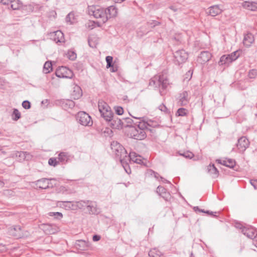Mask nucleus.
<instances>
[{"label":"nucleus","mask_w":257,"mask_h":257,"mask_svg":"<svg viewBox=\"0 0 257 257\" xmlns=\"http://www.w3.org/2000/svg\"><path fill=\"white\" fill-rule=\"evenodd\" d=\"M56 75L59 78H72L73 73L71 70L65 66L58 68L55 72Z\"/></svg>","instance_id":"nucleus-7"},{"label":"nucleus","mask_w":257,"mask_h":257,"mask_svg":"<svg viewBox=\"0 0 257 257\" xmlns=\"http://www.w3.org/2000/svg\"><path fill=\"white\" fill-rule=\"evenodd\" d=\"M148 24L151 26L152 27H154L156 26L160 25V23L156 21H152L148 23Z\"/></svg>","instance_id":"nucleus-51"},{"label":"nucleus","mask_w":257,"mask_h":257,"mask_svg":"<svg viewBox=\"0 0 257 257\" xmlns=\"http://www.w3.org/2000/svg\"><path fill=\"white\" fill-rule=\"evenodd\" d=\"M253 36L250 33H247L244 36L243 43L246 47H249L254 42Z\"/></svg>","instance_id":"nucleus-22"},{"label":"nucleus","mask_w":257,"mask_h":257,"mask_svg":"<svg viewBox=\"0 0 257 257\" xmlns=\"http://www.w3.org/2000/svg\"><path fill=\"white\" fill-rule=\"evenodd\" d=\"M9 232L10 235L17 238H22L27 235L26 232H24L22 228L20 226H15L10 228Z\"/></svg>","instance_id":"nucleus-9"},{"label":"nucleus","mask_w":257,"mask_h":257,"mask_svg":"<svg viewBox=\"0 0 257 257\" xmlns=\"http://www.w3.org/2000/svg\"><path fill=\"white\" fill-rule=\"evenodd\" d=\"M250 183L253 188L257 190V180H250Z\"/></svg>","instance_id":"nucleus-52"},{"label":"nucleus","mask_w":257,"mask_h":257,"mask_svg":"<svg viewBox=\"0 0 257 257\" xmlns=\"http://www.w3.org/2000/svg\"><path fill=\"white\" fill-rule=\"evenodd\" d=\"M193 210L195 211H199V210H200V209L199 208L198 206H195L193 208Z\"/></svg>","instance_id":"nucleus-62"},{"label":"nucleus","mask_w":257,"mask_h":257,"mask_svg":"<svg viewBox=\"0 0 257 257\" xmlns=\"http://www.w3.org/2000/svg\"><path fill=\"white\" fill-rule=\"evenodd\" d=\"M9 4H11V8L14 10H18L22 6L20 0H10Z\"/></svg>","instance_id":"nucleus-29"},{"label":"nucleus","mask_w":257,"mask_h":257,"mask_svg":"<svg viewBox=\"0 0 257 257\" xmlns=\"http://www.w3.org/2000/svg\"><path fill=\"white\" fill-rule=\"evenodd\" d=\"M211 54L208 51L201 52L198 57L197 62L200 64H204L209 61Z\"/></svg>","instance_id":"nucleus-14"},{"label":"nucleus","mask_w":257,"mask_h":257,"mask_svg":"<svg viewBox=\"0 0 257 257\" xmlns=\"http://www.w3.org/2000/svg\"><path fill=\"white\" fill-rule=\"evenodd\" d=\"M222 12L218 5H214L208 8L206 13L212 17H215Z\"/></svg>","instance_id":"nucleus-17"},{"label":"nucleus","mask_w":257,"mask_h":257,"mask_svg":"<svg viewBox=\"0 0 257 257\" xmlns=\"http://www.w3.org/2000/svg\"><path fill=\"white\" fill-rule=\"evenodd\" d=\"M50 216H53L56 218H61L63 216L62 214L60 212H51Z\"/></svg>","instance_id":"nucleus-47"},{"label":"nucleus","mask_w":257,"mask_h":257,"mask_svg":"<svg viewBox=\"0 0 257 257\" xmlns=\"http://www.w3.org/2000/svg\"><path fill=\"white\" fill-rule=\"evenodd\" d=\"M149 255L150 257H161L162 254L160 251L155 248L150 250Z\"/></svg>","instance_id":"nucleus-30"},{"label":"nucleus","mask_w":257,"mask_h":257,"mask_svg":"<svg viewBox=\"0 0 257 257\" xmlns=\"http://www.w3.org/2000/svg\"><path fill=\"white\" fill-rule=\"evenodd\" d=\"M187 110L184 108H180L177 111L178 116H185L186 114Z\"/></svg>","instance_id":"nucleus-41"},{"label":"nucleus","mask_w":257,"mask_h":257,"mask_svg":"<svg viewBox=\"0 0 257 257\" xmlns=\"http://www.w3.org/2000/svg\"><path fill=\"white\" fill-rule=\"evenodd\" d=\"M115 110L116 113L118 115H121L123 113V109L122 107H121L120 106H117L115 108Z\"/></svg>","instance_id":"nucleus-48"},{"label":"nucleus","mask_w":257,"mask_h":257,"mask_svg":"<svg viewBox=\"0 0 257 257\" xmlns=\"http://www.w3.org/2000/svg\"><path fill=\"white\" fill-rule=\"evenodd\" d=\"M199 212H203V213H205L206 211H205V210H203V209H200V210H199Z\"/></svg>","instance_id":"nucleus-64"},{"label":"nucleus","mask_w":257,"mask_h":257,"mask_svg":"<svg viewBox=\"0 0 257 257\" xmlns=\"http://www.w3.org/2000/svg\"><path fill=\"white\" fill-rule=\"evenodd\" d=\"M106 61V68H108L113 66L112 65V61L113 58L111 56H108L106 57L105 58Z\"/></svg>","instance_id":"nucleus-35"},{"label":"nucleus","mask_w":257,"mask_h":257,"mask_svg":"<svg viewBox=\"0 0 257 257\" xmlns=\"http://www.w3.org/2000/svg\"><path fill=\"white\" fill-rule=\"evenodd\" d=\"M74 15L72 13H70L66 17L65 20L67 23H70L72 24L73 21H72V19H74Z\"/></svg>","instance_id":"nucleus-38"},{"label":"nucleus","mask_w":257,"mask_h":257,"mask_svg":"<svg viewBox=\"0 0 257 257\" xmlns=\"http://www.w3.org/2000/svg\"><path fill=\"white\" fill-rule=\"evenodd\" d=\"M86 208L90 214H97L99 212V210L97 207L96 203L95 202L89 201Z\"/></svg>","instance_id":"nucleus-21"},{"label":"nucleus","mask_w":257,"mask_h":257,"mask_svg":"<svg viewBox=\"0 0 257 257\" xmlns=\"http://www.w3.org/2000/svg\"><path fill=\"white\" fill-rule=\"evenodd\" d=\"M76 120L80 124L85 126H90L93 124L90 116L84 111H80L77 113Z\"/></svg>","instance_id":"nucleus-4"},{"label":"nucleus","mask_w":257,"mask_h":257,"mask_svg":"<svg viewBox=\"0 0 257 257\" xmlns=\"http://www.w3.org/2000/svg\"><path fill=\"white\" fill-rule=\"evenodd\" d=\"M82 95V92L81 88L75 85L73 88V91L72 93V96L74 99H79Z\"/></svg>","instance_id":"nucleus-25"},{"label":"nucleus","mask_w":257,"mask_h":257,"mask_svg":"<svg viewBox=\"0 0 257 257\" xmlns=\"http://www.w3.org/2000/svg\"><path fill=\"white\" fill-rule=\"evenodd\" d=\"M249 142L245 137H241L238 140L236 144L238 150L240 152H243L249 146Z\"/></svg>","instance_id":"nucleus-11"},{"label":"nucleus","mask_w":257,"mask_h":257,"mask_svg":"<svg viewBox=\"0 0 257 257\" xmlns=\"http://www.w3.org/2000/svg\"><path fill=\"white\" fill-rule=\"evenodd\" d=\"M160 179H161V181L164 183H170V182L169 181H168L167 180H166V179L162 177H160Z\"/></svg>","instance_id":"nucleus-60"},{"label":"nucleus","mask_w":257,"mask_h":257,"mask_svg":"<svg viewBox=\"0 0 257 257\" xmlns=\"http://www.w3.org/2000/svg\"><path fill=\"white\" fill-rule=\"evenodd\" d=\"M10 1V0H0V3H2L4 5H9Z\"/></svg>","instance_id":"nucleus-58"},{"label":"nucleus","mask_w":257,"mask_h":257,"mask_svg":"<svg viewBox=\"0 0 257 257\" xmlns=\"http://www.w3.org/2000/svg\"><path fill=\"white\" fill-rule=\"evenodd\" d=\"M189 99L188 92L183 91L179 94L178 104L181 106L186 105L189 103Z\"/></svg>","instance_id":"nucleus-13"},{"label":"nucleus","mask_w":257,"mask_h":257,"mask_svg":"<svg viewBox=\"0 0 257 257\" xmlns=\"http://www.w3.org/2000/svg\"><path fill=\"white\" fill-rule=\"evenodd\" d=\"M166 201H168L171 198L170 194L168 192H165L164 193L160 195Z\"/></svg>","instance_id":"nucleus-44"},{"label":"nucleus","mask_w":257,"mask_h":257,"mask_svg":"<svg viewBox=\"0 0 257 257\" xmlns=\"http://www.w3.org/2000/svg\"><path fill=\"white\" fill-rule=\"evenodd\" d=\"M88 42V45L90 47H91V48L96 47V44L91 40V38H89Z\"/></svg>","instance_id":"nucleus-53"},{"label":"nucleus","mask_w":257,"mask_h":257,"mask_svg":"<svg viewBox=\"0 0 257 257\" xmlns=\"http://www.w3.org/2000/svg\"><path fill=\"white\" fill-rule=\"evenodd\" d=\"M229 55L232 62L236 60L239 56V53L238 51H234Z\"/></svg>","instance_id":"nucleus-36"},{"label":"nucleus","mask_w":257,"mask_h":257,"mask_svg":"<svg viewBox=\"0 0 257 257\" xmlns=\"http://www.w3.org/2000/svg\"><path fill=\"white\" fill-rule=\"evenodd\" d=\"M207 171L209 175L213 178H216L218 176L219 171L214 164H210L207 166Z\"/></svg>","instance_id":"nucleus-24"},{"label":"nucleus","mask_w":257,"mask_h":257,"mask_svg":"<svg viewBox=\"0 0 257 257\" xmlns=\"http://www.w3.org/2000/svg\"><path fill=\"white\" fill-rule=\"evenodd\" d=\"M59 161L55 158H51L49 159L48 164L50 166H56L58 165Z\"/></svg>","instance_id":"nucleus-39"},{"label":"nucleus","mask_w":257,"mask_h":257,"mask_svg":"<svg viewBox=\"0 0 257 257\" xmlns=\"http://www.w3.org/2000/svg\"><path fill=\"white\" fill-rule=\"evenodd\" d=\"M111 148L114 153L116 158L119 160L125 171L128 174L130 173L128 170L130 171L128 162L132 161L139 164H141L143 163L142 157L140 155L137 154L135 152H130L129 155H127V153L125 149L117 142H112L111 144Z\"/></svg>","instance_id":"nucleus-1"},{"label":"nucleus","mask_w":257,"mask_h":257,"mask_svg":"<svg viewBox=\"0 0 257 257\" xmlns=\"http://www.w3.org/2000/svg\"><path fill=\"white\" fill-rule=\"evenodd\" d=\"M148 173L152 176H154L155 178L158 179L159 177L160 178L161 176H160L159 174L155 172V171H153L152 170H150L148 171Z\"/></svg>","instance_id":"nucleus-46"},{"label":"nucleus","mask_w":257,"mask_h":257,"mask_svg":"<svg viewBox=\"0 0 257 257\" xmlns=\"http://www.w3.org/2000/svg\"><path fill=\"white\" fill-rule=\"evenodd\" d=\"M205 213L210 215L211 216H214V217H216L217 216L216 214L218 213V212H212V211H210L209 210H207V211H206Z\"/></svg>","instance_id":"nucleus-54"},{"label":"nucleus","mask_w":257,"mask_h":257,"mask_svg":"<svg viewBox=\"0 0 257 257\" xmlns=\"http://www.w3.org/2000/svg\"><path fill=\"white\" fill-rule=\"evenodd\" d=\"M70 107H72L74 106V102L71 100H68L66 103Z\"/></svg>","instance_id":"nucleus-57"},{"label":"nucleus","mask_w":257,"mask_h":257,"mask_svg":"<svg viewBox=\"0 0 257 257\" xmlns=\"http://www.w3.org/2000/svg\"><path fill=\"white\" fill-rule=\"evenodd\" d=\"M248 76L250 78H254L257 76V70H250L248 72Z\"/></svg>","instance_id":"nucleus-40"},{"label":"nucleus","mask_w":257,"mask_h":257,"mask_svg":"<svg viewBox=\"0 0 257 257\" xmlns=\"http://www.w3.org/2000/svg\"><path fill=\"white\" fill-rule=\"evenodd\" d=\"M129 133L131 137L138 140H143L146 137V133L144 131L138 128L137 126H132L130 127Z\"/></svg>","instance_id":"nucleus-5"},{"label":"nucleus","mask_w":257,"mask_h":257,"mask_svg":"<svg viewBox=\"0 0 257 257\" xmlns=\"http://www.w3.org/2000/svg\"><path fill=\"white\" fill-rule=\"evenodd\" d=\"M125 0H113V1L115 3H121L122 2H123V1H124Z\"/></svg>","instance_id":"nucleus-63"},{"label":"nucleus","mask_w":257,"mask_h":257,"mask_svg":"<svg viewBox=\"0 0 257 257\" xmlns=\"http://www.w3.org/2000/svg\"><path fill=\"white\" fill-rule=\"evenodd\" d=\"M51 180L47 178H42L36 181L35 184L37 187L40 189H46L49 187V181Z\"/></svg>","instance_id":"nucleus-19"},{"label":"nucleus","mask_w":257,"mask_h":257,"mask_svg":"<svg viewBox=\"0 0 257 257\" xmlns=\"http://www.w3.org/2000/svg\"><path fill=\"white\" fill-rule=\"evenodd\" d=\"M22 106L25 109H29L31 107V103L28 100H25L22 102Z\"/></svg>","instance_id":"nucleus-45"},{"label":"nucleus","mask_w":257,"mask_h":257,"mask_svg":"<svg viewBox=\"0 0 257 257\" xmlns=\"http://www.w3.org/2000/svg\"><path fill=\"white\" fill-rule=\"evenodd\" d=\"M98 107L101 116L105 120H109L111 117H113V112L107 103L103 100H99Z\"/></svg>","instance_id":"nucleus-3"},{"label":"nucleus","mask_w":257,"mask_h":257,"mask_svg":"<svg viewBox=\"0 0 257 257\" xmlns=\"http://www.w3.org/2000/svg\"><path fill=\"white\" fill-rule=\"evenodd\" d=\"M235 226L236 227L241 229V231L242 232V228L244 227V226H243L242 224H236Z\"/></svg>","instance_id":"nucleus-59"},{"label":"nucleus","mask_w":257,"mask_h":257,"mask_svg":"<svg viewBox=\"0 0 257 257\" xmlns=\"http://www.w3.org/2000/svg\"><path fill=\"white\" fill-rule=\"evenodd\" d=\"M52 70V65L51 62L47 61L45 62L44 65L43 72L47 74L50 73Z\"/></svg>","instance_id":"nucleus-31"},{"label":"nucleus","mask_w":257,"mask_h":257,"mask_svg":"<svg viewBox=\"0 0 257 257\" xmlns=\"http://www.w3.org/2000/svg\"><path fill=\"white\" fill-rule=\"evenodd\" d=\"M92 239L94 241H97L100 239V236L98 235H94Z\"/></svg>","instance_id":"nucleus-55"},{"label":"nucleus","mask_w":257,"mask_h":257,"mask_svg":"<svg viewBox=\"0 0 257 257\" xmlns=\"http://www.w3.org/2000/svg\"><path fill=\"white\" fill-rule=\"evenodd\" d=\"M41 228L47 234H55L59 231V227L56 225L52 224H43Z\"/></svg>","instance_id":"nucleus-10"},{"label":"nucleus","mask_w":257,"mask_h":257,"mask_svg":"<svg viewBox=\"0 0 257 257\" xmlns=\"http://www.w3.org/2000/svg\"><path fill=\"white\" fill-rule=\"evenodd\" d=\"M156 192L160 195L166 192V189L163 186H159L157 188Z\"/></svg>","instance_id":"nucleus-42"},{"label":"nucleus","mask_w":257,"mask_h":257,"mask_svg":"<svg viewBox=\"0 0 257 257\" xmlns=\"http://www.w3.org/2000/svg\"><path fill=\"white\" fill-rule=\"evenodd\" d=\"M216 161L219 164L230 168H233L235 165V161L231 159H228L224 160H217Z\"/></svg>","instance_id":"nucleus-23"},{"label":"nucleus","mask_w":257,"mask_h":257,"mask_svg":"<svg viewBox=\"0 0 257 257\" xmlns=\"http://www.w3.org/2000/svg\"><path fill=\"white\" fill-rule=\"evenodd\" d=\"M12 119L15 121H17L21 117V114L19 110L17 108H14L12 113Z\"/></svg>","instance_id":"nucleus-32"},{"label":"nucleus","mask_w":257,"mask_h":257,"mask_svg":"<svg viewBox=\"0 0 257 257\" xmlns=\"http://www.w3.org/2000/svg\"><path fill=\"white\" fill-rule=\"evenodd\" d=\"M133 117L137 119L140 120V121L134 123V124H135V126H137L138 128L140 130L141 129L142 131H145V130H147L149 131L150 132L152 131L151 129L148 128V126H152V123H153L152 121L149 120L148 121H146L144 119V117Z\"/></svg>","instance_id":"nucleus-8"},{"label":"nucleus","mask_w":257,"mask_h":257,"mask_svg":"<svg viewBox=\"0 0 257 257\" xmlns=\"http://www.w3.org/2000/svg\"><path fill=\"white\" fill-rule=\"evenodd\" d=\"M87 12L89 16L99 19L100 23H105L107 21V14L104 8L99 6H89L87 8Z\"/></svg>","instance_id":"nucleus-2"},{"label":"nucleus","mask_w":257,"mask_h":257,"mask_svg":"<svg viewBox=\"0 0 257 257\" xmlns=\"http://www.w3.org/2000/svg\"><path fill=\"white\" fill-rule=\"evenodd\" d=\"M67 57L70 60H75L77 57L76 53L72 50H68L66 54Z\"/></svg>","instance_id":"nucleus-33"},{"label":"nucleus","mask_w":257,"mask_h":257,"mask_svg":"<svg viewBox=\"0 0 257 257\" xmlns=\"http://www.w3.org/2000/svg\"><path fill=\"white\" fill-rule=\"evenodd\" d=\"M188 56V54L184 50H178L174 53V63L179 65L186 62Z\"/></svg>","instance_id":"nucleus-6"},{"label":"nucleus","mask_w":257,"mask_h":257,"mask_svg":"<svg viewBox=\"0 0 257 257\" xmlns=\"http://www.w3.org/2000/svg\"><path fill=\"white\" fill-rule=\"evenodd\" d=\"M169 84V80L164 75H159L157 79V85L158 87L164 90L167 88Z\"/></svg>","instance_id":"nucleus-15"},{"label":"nucleus","mask_w":257,"mask_h":257,"mask_svg":"<svg viewBox=\"0 0 257 257\" xmlns=\"http://www.w3.org/2000/svg\"><path fill=\"white\" fill-rule=\"evenodd\" d=\"M232 62L229 55H224L220 57L219 61L220 65L229 64Z\"/></svg>","instance_id":"nucleus-28"},{"label":"nucleus","mask_w":257,"mask_h":257,"mask_svg":"<svg viewBox=\"0 0 257 257\" xmlns=\"http://www.w3.org/2000/svg\"><path fill=\"white\" fill-rule=\"evenodd\" d=\"M242 7L249 11H257V2L245 1L242 3Z\"/></svg>","instance_id":"nucleus-18"},{"label":"nucleus","mask_w":257,"mask_h":257,"mask_svg":"<svg viewBox=\"0 0 257 257\" xmlns=\"http://www.w3.org/2000/svg\"><path fill=\"white\" fill-rule=\"evenodd\" d=\"M89 200L86 201H80L76 202L77 206L80 209H83L84 207H87L88 204L89 203Z\"/></svg>","instance_id":"nucleus-34"},{"label":"nucleus","mask_w":257,"mask_h":257,"mask_svg":"<svg viewBox=\"0 0 257 257\" xmlns=\"http://www.w3.org/2000/svg\"><path fill=\"white\" fill-rule=\"evenodd\" d=\"M192 74H193V71L191 70H189L185 74V79H187L188 80H189L192 77Z\"/></svg>","instance_id":"nucleus-49"},{"label":"nucleus","mask_w":257,"mask_h":257,"mask_svg":"<svg viewBox=\"0 0 257 257\" xmlns=\"http://www.w3.org/2000/svg\"><path fill=\"white\" fill-rule=\"evenodd\" d=\"M256 229L251 226H246L242 228V233L249 238H252L253 235L256 233Z\"/></svg>","instance_id":"nucleus-16"},{"label":"nucleus","mask_w":257,"mask_h":257,"mask_svg":"<svg viewBox=\"0 0 257 257\" xmlns=\"http://www.w3.org/2000/svg\"><path fill=\"white\" fill-rule=\"evenodd\" d=\"M158 78V76H156L153 78L151 79L149 82V85L150 86H153L154 87H158V85H157Z\"/></svg>","instance_id":"nucleus-37"},{"label":"nucleus","mask_w":257,"mask_h":257,"mask_svg":"<svg viewBox=\"0 0 257 257\" xmlns=\"http://www.w3.org/2000/svg\"><path fill=\"white\" fill-rule=\"evenodd\" d=\"M254 240V241L257 242V231L256 232V233L253 235L252 237V238H251Z\"/></svg>","instance_id":"nucleus-61"},{"label":"nucleus","mask_w":257,"mask_h":257,"mask_svg":"<svg viewBox=\"0 0 257 257\" xmlns=\"http://www.w3.org/2000/svg\"><path fill=\"white\" fill-rule=\"evenodd\" d=\"M107 14V21L108 19L115 17L117 15V10L113 6L109 7L107 9H105Z\"/></svg>","instance_id":"nucleus-26"},{"label":"nucleus","mask_w":257,"mask_h":257,"mask_svg":"<svg viewBox=\"0 0 257 257\" xmlns=\"http://www.w3.org/2000/svg\"><path fill=\"white\" fill-rule=\"evenodd\" d=\"M58 160L63 164H65L70 160V155L66 152H61L58 155Z\"/></svg>","instance_id":"nucleus-27"},{"label":"nucleus","mask_w":257,"mask_h":257,"mask_svg":"<svg viewBox=\"0 0 257 257\" xmlns=\"http://www.w3.org/2000/svg\"><path fill=\"white\" fill-rule=\"evenodd\" d=\"M169 9L171 10L172 11H173L174 12H178L180 10V9L176 8V7H175L173 6H170L169 7Z\"/></svg>","instance_id":"nucleus-56"},{"label":"nucleus","mask_w":257,"mask_h":257,"mask_svg":"<svg viewBox=\"0 0 257 257\" xmlns=\"http://www.w3.org/2000/svg\"><path fill=\"white\" fill-rule=\"evenodd\" d=\"M52 39L56 43L64 42V34L61 31H57L51 35Z\"/></svg>","instance_id":"nucleus-20"},{"label":"nucleus","mask_w":257,"mask_h":257,"mask_svg":"<svg viewBox=\"0 0 257 257\" xmlns=\"http://www.w3.org/2000/svg\"><path fill=\"white\" fill-rule=\"evenodd\" d=\"M180 155H182V156H184V157H185L186 158H189V159H191L194 156L193 154L190 151H187L182 154H180Z\"/></svg>","instance_id":"nucleus-43"},{"label":"nucleus","mask_w":257,"mask_h":257,"mask_svg":"<svg viewBox=\"0 0 257 257\" xmlns=\"http://www.w3.org/2000/svg\"><path fill=\"white\" fill-rule=\"evenodd\" d=\"M108 122L109 125L114 129H121L123 126V122L120 118L113 115L109 120H106Z\"/></svg>","instance_id":"nucleus-12"},{"label":"nucleus","mask_w":257,"mask_h":257,"mask_svg":"<svg viewBox=\"0 0 257 257\" xmlns=\"http://www.w3.org/2000/svg\"><path fill=\"white\" fill-rule=\"evenodd\" d=\"M159 109L161 110L162 111H163L164 112H168V108H167V107L166 106V105H165L164 104H161L159 106Z\"/></svg>","instance_id":"nucleus-50"}]
</instances>
